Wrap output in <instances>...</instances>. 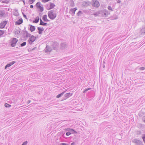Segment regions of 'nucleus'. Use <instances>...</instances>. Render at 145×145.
<instances>
[{"label":"nucleus","mask_w":145,"mask_h":145,"mask_svg":"<svg viewBox=\"0 0 145 145\" xmlns=\"http://www.w3.org/2000/svg\"><path fill=\"white\" fill-rule=\"evenodd\" d=\"M48 15L51 20H53L56 17L57 14L54 10H51L48 11Z\"/></svg>","instance_id":"f257e3e1"},{"label":"nucleus","mask_w":145,"mask_h":145,"mask_svg":"<svg viewBox=\"0 0 145 145\" xmlns=\"http://www.w3.org/2000/svg\"><path fill=\"white\" fill-rule=\"evenodd\" d=\"M100 14V16L101 17H106L110 13L108 12V11L105 10H103L99 11Z\"/></svg>","instance_id":"f03ea898"},{"label":"nucleus","mask_w":145,"mask_h":145,"mask_svg":"<svg viewBox=\"0 0 145 145\" xmlns=\"http://www.w3.org/2000/svg\"><path fill=\"white\" fill-rule=\"evenodd\" d=\"M91 5L93 7L98 8L100 6L99 2L96 0H92L91 1Z\"/></svg>","instance_id":"7ed1b4c3"},{"label":"nucleus","mask_w":145,"mask_h":145,"mask_svg":"<svg viewBox=\"0 0 145 145\" xmlns=\"http://www.w3.org/2000/svg\"><path fill=\"white\" fill-rule=\"evenodd\" d=\"M18 41V40L16 38H12L10 42L11 46L12 47H14L16 46V44Z\"/></svg>","instance_id":"20e7f679"},{"label":"nucleus","mask_w":145,"mask_h":145,"mask_svg":"<svg viewBox=\"0 0 145 145\" xmlns=\"http://www.w3.org/2000/svg\"><path fill=\"white\" fill-rule=\"evenodd\" d=\"M36 39V37H35L33 35H32L28 40L29 44H31Z\"/></svg>","instance_id":"39448f33"},{"label":"nucleus","mask_w":145,"mask_h":145,"mask_svg":"<svg viewBox=\"0 0 145 145\" xmlns=\"http://www.w3.org/2000/svg\"><path fill=\"white\" fill-rule=\"evenodd\" d=\"M60 46V49L61 50H64L67 48V44L65 42H63L61 44Z\"/></svg>","instance_id":"423d86ee"},{"label":"nucleus","mask_w":145,"mask_h":145,"mask_svg":"<svg viewBox=\"0 0 145 145\" xmlns=\"http://www.w3.org/2000/svg\"><path fill=\"white\" fill-rule=\"evenodd\" d=\"M91 4V2L89 1H84L82 2V6L84 7H86Z\"/></svg>","instance_id":"0eeeda50"},{"label":"nucleus","mask_w":145,"mask_h":145,"mask_svg":"<svg viewBox=\"0 0 145 145\" xmlns=\"http://www.w3.org/2000/svg\"><path fill=\"white\" fill-rule=\"evenodd\" d=\"M132 141L133 142L135 143L136 145H141L142 144V141L137 139H134Z\"/></svg>","instance_id":"6e6552de"},{"label":"nucleus","mask_w":145,"mask_h":145,"mask_svg":"<svg viewBox=\"0 0 145 145\" xmlns=\"http://www.w3.org/2000/svg\"><path fill=\"white\" fill-rule=\"evenodd\" d=\"M8 22L7 21H4L2 22L0 24V28L1 29L4 28Z\"/></svg>","instance_id":"1a4fd4ad"},{"label":"nucleus","mask_w":145,"mask_h":145,"mask_svg":"<svg viewBox=\"0 0 145 145\" xmlns=\"http://www.w3.org/2000/svg\"><path fill=\"white\" fill-rule=\"evenodd\" d=\"M77 10L76 8H74L71 9L69 11V13L72 14V16H74L75 14V11Z\"/></svg>","instance_id":"9d476101"},{"label":"nucleus","mask_w":145,"mask_h":145,"mask_svg":"<svg viewBox=\"0 0 145 145\" xmlns=\"http://www.w3.org/2000/svg\"><path fill=\"white\" fill-rule=\"evenodd\" d=\"M16 62L14 61H12L11 62L7 64V65L5 67V69H6L7 67H9L11 66L12 65L14 64Z\"/></svg>","instance_id":"9b49d317"},{"label":"nucleus","mask_w":145,"mask_h":145,"mask_svg":"<svg viewBox=\"0 0 145 145\" xmlns=\"http://www.w3.org/2000/svg\"><path fill=\"white\" fill-rule=\"evenodd\" d=\"M37 29L38 30V33L39 34H41L42 32L44 30V29L43 27L41 28L40 27H37Z\"/></svg>","instance_id":"f8f14e48"},{"label":"nucleus","mask_w":145,"mask_h":145,"mask_svg":"<svg viewBox=\"0 0 145 145\" xmlns=\"http://www.w3.org/2000/svg\"><path fill=\"white\" fill-rule=\"evenodd\" d=\"M23 23V20L22 18L20 19L15 23L16 25H18L21 24Z\"/></svg>","instance_id":"ddd939ff"},{"label":"nucleus","mask_w":145,"mask_h":145,"mask_svg":"<svg viewBox=\"0 0 145 145\" xmlns=\"http://www.w3.org/2000/svg\"><path fill=\"white\" fill-rule=\"evenodd\" d=\"M140 32L141 35L145 34V25L142 27L140 31Z\"/></svg>","instance_id":"4468645a"},{"label":"nucleus","mask_w":145,"mask_h":145,"mask_svg":"<svg viewBox=\"0 0 145 145\" xmlns=\"http://www.w3.org/2000/svg\"><path fill=\"white\" fill-rule=\"evenodd\" d=\"M52 50V49L49 46L47 45L45 48V52H50Z\"/></svg>","instance_id":"2eb2a0df"},{"label":"nucleus","mask_w":145,"mask_h":145,"mask_svg":"<svg viewBox=\"0 0 145 145\" xmlns=\"http://www.w3.org/2000/svg\"><path fill=\"white\" fill-rule=\"evenodd\" d=\"M72 94V93H68L65 94L64 95L65 98L64 99H65L68 98H69V97L71 96Z\"/></svg>","instance_id":"dca6fc26"},{"label":"nucleus","mask_w":145,"mask_h":145,"mask_svg":"<svg viewBox=\"0 0 145 145\" xmlns=\"http://www.w3.org/2000/svg\"><path fill=\"white\" fill-rule=\"evenodd\" d=\"M65 131H68V132H75V133H77V132L75 131L74 129H71L70 128H67L66 129H65Z\"/></svg>","instance_id":"f3484780"},{"label":"nucleus","mask_w":145,"mask_h":145,"mask_svg":"<svg viewBox=\"0 0 145 145\" xmlns=\"http://www.w3.org/2000/svg\"><path fill=\"white\" fill-rule=\"evenodd\" d=\"M29 25L30 26L29 30L31 32H33L35 30V26L30 25Z\"/></svg>","instance_id":"a211bd4d"},{"label":"nucleus","mask_w":145,"mask_h":145,"mask_svg":"<svg viewBox=\"0 0 145 145\" xmlns=\"http://www.w3.org/2000/svg\"><path fill=\"white\" fill-rule=\"evenodd\" d=\"M5 14V11L4 10H0V17H2Z\"/></svg>","instance_id":"6ab92c4d"},{"label":"nucleus","mask_w":145,"mask_h":145,"mask_svg":"<svg viewBox=\"0 0 145 145\" xmlns=\"http://www.w3.org/2000/svg\"><path fill=\"white\" fill-rule=\"evenodd\" d=\"M55 5L53 3H50V7L49 8H47V9L48 10H50L52 9L53 8H54V7H55Z\"/></svg>","instance_id":"aec40b11"},{"label":"nucleus","mask_w":145,"mask_h":145,"mask_svg":"<svg viewBox=\"0 0 145 145\" xmlns=\"http://www.w3.org/2000/svg\"><path fill=\"white\" fill-rule=\"evenodd\" d=\"M39 16H37L35 19L33 21V23H37L39 22Z\"/></svg>","instance_id":"412c9836"},{"label":"nucleus","mask_w":145,"mask_h":145,"mask_svg":"<svg viewBox=\"0 0 145 145\" xmlns=\"http://www.w3.org/2000/svg\"><path fill=\"white\" fill-rule=\"evenodd\" d=\"M65 92V91L63 92H62V93L58 95L56 97L57 98H59L61 97L64 94Z\"/></svg>","instance_id":"4be33fe9"},{"label":"nucleus","mask_w":145,"mask_h":145,"mask_svg":"<svg viewBox=\"0 0 145 145\" xmlns=\"http://www.w3.org/2000/svg\"><path fill=\"white\" fill-rule=\"evenodd\" d=\"M76 133H75V132H67L66 133V135H67V136H69V135H70L71 134H76Z\"/></svg>","instance_id":"5701e85b"},{"label":"nucleus","mask_w":145,"mask_h":145,"mask_svg":"<svg viewBox=\"0 0 145 145\" xmlns=\"http://www.w3.org/2000/svg\"><path fill=\"white\" fill-rule=\"evenodd\" d=\"M37 8L39 9V11L40 12H42L44 10V8L42 6H39V7Z\"/></svg>","instance_id":"b1692460"},{"label":"nucleus","mask_w":145,"mask_h":145,"mask_svg":"<svg viewBox=\"0 0 145 145\" xmlns=\"http://www.w3.org/2000/svg\"><path fill=\"white\" fill-rule=\"evenodd\" d=\"M22 32L20 31V29L16 30V31H15V34H19L20 33H21Z\"/></svg>","instance_id":"393cba45"},{"label":"nucleus","mask_w":145,"mask_h":145,"mask_svg":"<svg viewBox=\"0 0 145 145\" xmlns=\"http://www.w3.org/2000/svg\"><path fill=\"white\" fill-rule=\"evenodd\" d=\"M93 15L96 16H100V14L99 12V11L98 12H97L96 13H95L93 14Z\"/></svg>","instance_id":"a878e982"},{"label":"nucleus","mask_w":145,"mask_h":145,"mask_svg":"<svg viewBox=\"0 0 145 145\" xmlns=\"http://www.w3.org/2000/svg\"><path fill=\"white\" fill-rule=\"evenodd\" d=\"M47 16L46 15H44L42 17V19L44 21H46V20L47 19Z\"/></svg>","instance_id":"bb28decb"},{"label":"nucleus","mask_w":145,"mask_h":145,"mask_svg":"<svg viewBox=\"0 0 145 145\" xmlns=\"http://www.w3.org/2000/svg\"><path fill=\"white\" fill-rule=\"evenodd\" d=\"M41 4V3L40 2H39L37 3L36 4V6L37 8H38L39 6H40V5Z\"/></svg>","instance_id":"cd10ccee"},{"label":"nucleus","mask_w":145,"mask_h":145,"mask_svg":"<svg viewBox=\"0 0 145 145\" xmlns=\"http://www.w3.org/2000/svg\"><path fill=\"white\" fill-rule=\"evenodd\" d=\"M35 1V0H29L28 3L29 4H33Z\"/></svg>","instance_id":"c85d7f7f"},{"label":"nucleus","mask_w":145,"mask_h":145,"mask_svg":"<svg viewBox=\"0 0 145 145\" xmlns=\"http://www.w3.org/2000/svg\"><path fill=\"white\" fill-rule=\"evenodd\" d=\"M5 33V31L4 30H0V37L1 36L3 35Z\"/></svg>","instance_id":"c756f323"},{"label":"nucleus","mask_w":145,"mask_h":145,"mask_svg":"<svg viewBox=\"0 0 145 145\" xmlns=\"http://www.w3.org/2000/svg\"><path fill=\"white\" fill-rule=\"evenodd\" d=\"M82 14V12L81 11H79L77 13V16H79Z\"/></svg>","instance_id":"7c9ffc66"},{"label":"nucleus","mask_w":145,"mask_h":145,"mask_svg":"<svg viewBox=\"0 0 145 145\" xmlns=\"http://www.w3.org/2000/svg\"><path fill=\"white\" fill-rule=\"evenodd\" d=\"M71 3L70 4V5L71 7H73L74 6V3L73 0L71 1Z\"/></svg>","instance_id":"2f4dec72"},{"label":"nucleus","mask_w":145,"mask_h":145,"mask_svg":"<svg viewBox=\"0 0 145 145\" xmlns=\"http://www.w3.org/2000/svg\"><path fill=\"white\" fill-rule=\"evenodd\" d=\"M5 107L7 108H8L9 107H10L11 106V105H9L7 103H5Z\"/></svg>","instance_id":"473e14b6"},{"label":"nucleus","mask_w":145,"mask_h":145,"mask_svg":"<svg viewBox=\"0 0 145 145\" xmlns=\"http://www.w3.org/2000/svg\"><path fill=\"white\" fill-rule=\"evenodd\" d=\"M14 13V15L15 16H17L19 15V13L17 10H16Z\"/></svg>","instance_id":"72a5a7b5"},{"label":"nucleus","mask_w":145,"mask_h":145,"mask_svg":"<svg viewBox=\"0 0 145 145\" xmlns=\"http://www.w3.org/2000/svg\"><path fill=\"white\" fill-rule=\"evenodd\" d=\"M26 42H24L22 43H21L20 44L21 46V47H23L25 46L26 44Z\"/></svg>","instance_id":"f704fd0d"},{"label":"nucleus","mask_w":145,"mask_h":145,"mask_svg":"<svg viewBox=\"0 0 145 145\" xmlns=\"http://www.w3.org/2000/svg\"><path fill=\"white\" fill-rule=\"evenodd\" d=\"M142 138L144 142L145 143V134H143L142 136Z\"/></svg>","instance_id":"c9c22d12"},{"label":"nucleus","mask_w":145,"mask_h":145,"mask_svg":"<svg viewBox=\"0 0 145 145\" xmlns=\"http://www.w3.org/2000/svg\"><path fill=\"white\" fill-rule=\"evenodd\" d=\"M31 34L30 33H27L26 35V37H31Z\"/></svg>","instance_id":"e433bc0d"},{"label":"nucleus","mask_w":145,"mask_h":145,"mask_svg":"<svg viewBox=\"0 0 145 145\" xmlns=\"http://www.w3.org/2000/svg\"><path fill=\"white\" fill-rule=\"evenodd\" d=\"M91 89V88H88L87 89H85L84 91H83V92L84 93H86L87 91H88V90Z\"/></svg>","instance_id":"4c0bfd02"},{"label":"nucleus","mask_w":145,"mask_h":145,"mask_svg":"<svg viewBox=\"0 0 145 145\" xmlns=\"http://www.w3.org/2000/svg\"><path fill=\"white\" fill-rule=\"evenodd\" d=\"M108 10H111V11H113V10H112V8L110 6H108Z\"/></svg>","instance_id":"58836bf2"},{"label":"nucleus","mask_w":145,"mask_h":145,"mask_svg":"<svg viewBox=\"0 0 145 145\" xmlns=\"http://www.w3.org/2000/svg\"><path fill=\"white\" fill-rule=\"evenodd\" d=\"M25 29V28L24 29V30L23 31V32H24L23 33H24V35H25V33H26V34L27 33H28V32H27V31L26 30H24Z\"/></svg>","instance_id":"ea45409f"},{"label":"nucleus","mask_w":145,"mask_h":145,"mask_svg":"<svg viewBox=\"0 0 145 145\" xmlns=\"http://www.w3.org/2000/svg\"><path fill=\"white\" fill-rule=\"evenodd\" d=\"M27 141H26L24 142L22 144V145H27Z\"/></svg>","instance_id":"a19ab883"},{"label":"nucleus","mask_w":145,"mask_h":145,"mask_svg":"<svg viewBox=\"0 0 145 145\" xmlns=\"http://www.w3.org/2000/svg\"><path fill=\"white\" fill-rule=\"evenodd\" d=\"M50 0H41V1L44 3H45Z\"/></svg>","instance_id":"79ce46f5"},{"label":"nucleus","mask_w":145,"mask_h":145,"mask_svg":"<svg viewBox=\"0 0 145 145\" xmlns=\"http://www.w3.org/2000/svg\"><path fill=\"white\" fill-rule=\"evenodd\" d=\"M60 145H69L68 144H66L65 143H62L60 144Z\"/></svg>","instance_id":"37998d69"},{"label":"nucleus","mask_w":145,"mask_h":145,"mask_svg":"<svg viewBox=\"0 0 145 145\" xmlns=\"http://www.w3.org/2000/svg\"><path fill=\"white\" fill-rule=\"evenodd\" d=\"M139 69H140V70H144L145 69V68L144 67H140Z\"/></svg>","instance_id":"c03bdc74"},{"label":"nucleus","mask_w":145,"mask_h":145,"mask_svg":"<svg viewBox=\"0 0 145 145\" xmlns=\"http://www.w3.org/2000/svg\"><path fill=\"white\" fill-rule=\"evenodd\" d=\"M44 22H43L42 21V19L40 18V23L39 25H41Z\"/></svg>","instance_id":"a18cd8bd"},{"label":"nucleus","mask_w":145,"mask_h":145,"mask_svg":"<svg viewBox=\"0 0 145 145\" xmlns=\"http://www.w3.org/2000/svg\"><path fill=\"white\" fill-rule=\"evenodd\" d=\"M142 120L145 123V116L143 117L142 118Z\"/></svg>","instance_id":"49530a36"},{"label":"nucleus","mask_w":145,"mask_h":145,"mask_svg":"<svg viewBox=\"0 0 145 145\" xmlns=\"http://www.w3.org/2000/svg\"><path fill=\"white\" fill-rule=\"evenodd\" d=\"M58 46V44L56 43V46L54 47H53V49L54 50H56L57 49V46Z\"/></svg>","instance_id":"de8ad7c7"},{"label":"nucleus","mask_w":145,"mask_h":145,"mask_svg":"<svg viewBox=\"0 0 145 145\" xmlns=\"http://www.w3.org/2000/svg\"><path fill=\"white\" fill-rule=\"evenodd\" d=\"M22 14H23V16H24V18H25L26 19H27V18L26 16L25 15V14H24V12H22Z\"/></svg>","instance_id":"09e8293b"},{"label":"nucleus","mask_w":145,"mask_h":145,"mask_svg":"<svg viewBox=\"0 0 145 145\" xmlns=\"http://www.w3.org/2000/svg\"><path fill=\"white\" fill-rule=\"evenodd\" d=\"M141 133V132L140 131H137V135H140Z\"/></svg>","instance_id":"8fccbe9b"},{"label":"nucleus","mask_w":145,"mask_h":145,"mask_svg":"<svg viewBox=\"0 0 145 145\" xmlns=\"http://www.w3.org/2000/svg\"><path fill=\"white\" fill-rule=\"evenodd\" d=\"M47 24L46 23L43 22L41 25L43 26H46Z\"/></svg>","instance_id":"3c124183"},{"label":"nucleus","mask_w":145,"mask_h":145,"mask_svg":"<svg viewBox=\"0 0 145 145\" xmlns=\"http://www.w3.org/2000/svg\"><path fill=\"white\" fill-rule=\"evenodd\" d=\"M75 144V143L74 142H72V143H71V145H74Z\"/></svg>","instance_id":"603ef678"},{"label":"nucleus","mask_w":145,"mask_h":145,"mask_svg":"<svg viewBox=\"0 0 145 145\" xmlns=\"http://www.w3.org/2000/svg\"><path fill=\"white\" fill-rule=\"evenodd\" d=\"M30 7L31 8H33V6L32 5H31L30 6Z\"/></svg>","instance_id":"864d4df0"},{"label":"nucleus","mask_w":145,"mask_h":145,"mask_svg":"<svg viewBox=\"0 0 145 145\" xmlns=\"http://www.w3.org/2000/svg\"><path fill=\"white\" fill-rule=\"evenodd\" d=\"M49 21H50V20H49L48 19H47V18L46 20V21H44V22H49Z\"/></svg>","instance_id":"5fc2aeb1"},{"label":"nucleus","mask_w":145,"mask_h":145,"mask_svg":"<svg viewBox=\"0 0 145 145\" xmlns=\"http://www.w3.org/2000/svg\"><path fill=\"white\" fill-rule=\"evenodd\" d=\"M121 2V1L120 0H118L117 1V3H120Z\"/></svg>","instance_id":"6e6d98bb"},{"label":"nucleus","mask_w":145,"mask_h":145,"mask_svg":"<svg viewBox=\"0 0 145 145\" xmlns=\"http://www.w3.org/2000/svg\"><path fill=\"white\" fill-rule=\"evenodd\" d=\"M31 101H30V100H28V101H27V103H28V104H29V103H30Z\"/></svg>","instance_id":"4d7b16f0"},{"label":"nucleus","mask_w":145,"mask_h":145,"mask_svg":"<svg viewBox=\"0 0 145 145\" xmlns=\"http://www.w3.org/2000/svg\"><path fill=\"white\" fill-rule=\"evenodd\" d=\"M22 1L24 3V5H25V0H22Z\"/></svg>","instance_id":"13d9d810"},{"label":"nucleus","mask_w":145,"mask_h":145,"mask_svg":"<svg viewBox=\"0 0 145 145\" xmlns=\"http://www.w3.org/2000/svg\"><path fill=\"white\" fill-rule=\"evenodd\" d=\"M39 15L40 16H41L42 15V14L41 13H39Z\"/></svg>","instance_id":"bf43d9fd"},{"label":"nucleus","mask_w":145,"mask_h":145,"mask_svg":"<svg viewBox=\"0 0 145 145\" xmlns=\"http://www.w3.org/2000/svg\"><path fill=\"white\" fill-rule=\"evenodd\" d=\"M64 134H65V133H64V134H63V135H62V136L64 137L65 138V137H64Z\"/></svg>","instance_id":"052dcab7"},{"label":"nucleus","mask_w":145,"mask_h":145,"mask_svg":"<svg viewBox=\"0 0 145 145\" xmlns=\"http://www.w3.org/2000/svg\"><path fill=\"white\" fill-rule=\"evenodd\" d=\"M6 2H6V1H5H5H3V3H6Z\"/></svg>","instance_id":"680f3d73"},{"label":"nucleus","mask_w":145,"mask_h":145,"mask_svg":"<svg viewBox=\"0 0 145 145\" xmlns=\"http://www.w3.org/2000/svg\"><path fill=\"white\" fill-rule=\"evenodd\" d=\"M48 5H46V8H47V7H48Z\"/></svg>","instance_id":"e2e57ef3"},{"label":"nucleus","mask_w":145,"mask_h":145,"mask_svg":"<svg viewBox=\"0 0 145 145\" xmlns=\"http://www.w3.org/2000/svg\"><path fill=\"white\" fill-rule=\"evenodd\" d=\"M118 18V17H116V18H114V19L115 20V19H117Z\"/></svg>","instance_id":"0e129e2a"},{"label":"nucleus","mask_w":145,"mask_h":145,"mask_svg":"<svg viewBox=\"0 0 145 145\" xmlns=\"http://www.w3.org/2000/svg\"><path fill=\"white\" fill-rule=\"evenodd\" d=\"M103 68H104V67H105V65H104V66H103Z\"/></svg>","instance_id":"69168bd1"},{"label":"nucleus","mask_w":145,"mask_h":145,"mask_svg":"<svg viewBox=\"0 0 145 145\" xmlns=\"http://www.w3.org/2000/svg\"><path fill=\"white\" fill-rule=\"evenodd\" d=\"M34 48H33L32 50H34Z\"/></svg>","instance_id":"338daca9"},{"label":"nucleus","mask_w":145,"mask_h":145,"mask_svg":"<svg viewBox=\"0 0 145 145\" xmlns=\"http://www.w3.org/2000/svg\"><path fill=\"white\" fill-rule=\"evenodd\" d=\"M16 48H18V47H16Z\"/></svg>","instance_id":"774afa93"}]
</instances>
